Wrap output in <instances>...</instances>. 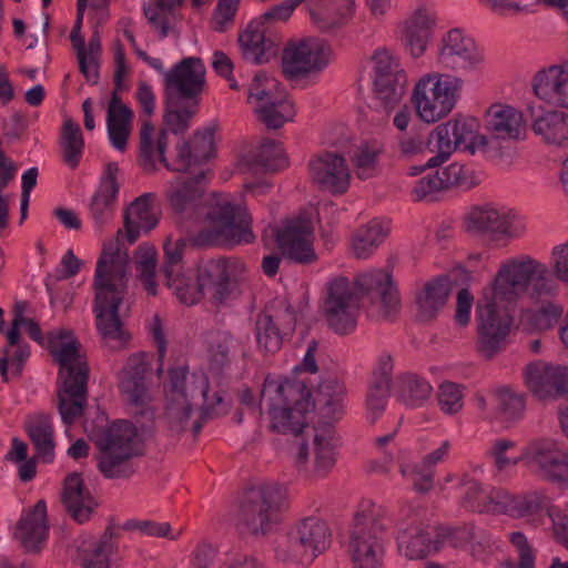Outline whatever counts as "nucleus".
Segmentation results:
<instances>
[{"mask_svg":"<svg viewBox=\"0 0 568 568\" xmlns=\"http://www.w3.org/2000/svg\"><path fill=\"white\" fill-rule=\"evenodd\" d=\"M154 200V193H145L125 209L124 230H118L114 237L103 243L97 262L92 311L102 342L112 349L124 347L130 339V334L119 315L130 272L128 247L140 237L141 233L156 226L159 219L153 206Z\"/></svg>","mask_w":568,"mask_h":568,"instance_id":"obj_1","label":"nucleus"},{"mask_svg":"<svg viewBox=\"0 0 568 568\" xmlns=\"http://www.w3.org/2000/svg\"><path fill=\"white\" fill-rule=\"evenodd\" d=\"M261 402L267 408L271 428L295 436L291 455L298 470L311 479L326 477L336 464L338 440L332 426L310 427L314 402L305 382L267 376Z\"/></svg>","mask_w":568,"mask_h":568,"instance_id":"obj_2","label":"nucleus"},{"mask_svg":"<svg viewBox=\"0 0 568 568\" xmlns=\"http://www.w3.org/2000/svg\"><path fill=\"white\" fill-rule=\"evenodd\" d=\"M558 291L545 263L526 254L503 261L477 302L478 351L490 358L504 348L513 326L511 306L521 295L538 301Z\"/></svg>","mask_w":568,"mask_h":568,"instance_id":"obj_3","label":"nucleus"},{"mask_svg":"<svg viewBox=\"0 0 568 568\" xmlns=\"http://www.w3.org/2000/svg\"><path fill=\"white\" fill-rule=\"evenodd\" d=\"M166 197L176 212L194 209L197 215L195 243L203 246L252 243V217L242 199L230 193L203 196L200 180L175 179Z\"/></svg>","mask_w":568,"mask_h":568,"instance_id":"obj_4","label":"nucleus"},{"mask_svg":"<svg viewBox=\"0 0 568 568\" xmlns=\"http://www.w3.org/2000/svg\"><path fill=\"white\" fill-rule=\"evenodd\" d=\"M170 381L164 388V419L172 432L181 433L202 428L203 414L222 413L223 396L209 395V379L203 372H190L175 367L169 372Z\"/></svg>","mask_w":568,"mask_h":568,"instance_id":"obj_5","label":"nucleus"},{"mask_svg":"<svg viewBox=\"0 0 568 568\" xmlns=\"http://www.w3.org/2000/svg\"><path fill=\"white\" fill-rule=\"evenodd\" d=\"M49 349L59 363L58 407L64 424H73L87 404L89 366L73 332L59 328L49 334Z\"/></svg>","mask_w":568,"mask_h":568,"instance_id":"obj_6","label":"nucleus"},{"mask_svg":"<svg viewBox=\"0 0 568 568\" xmlns=\"http://www.w3.org/2000/svg\"><path fill=\"white\" fill-rule=\"evenodd\" d=\"M464 80L452 73L430 71L414 83L410 102L416 116L424 124H435L446 119L457 106Z\"/></svg>","mask_w":568,"mask_h":568,"instance_id":"obj_7","label":"nucleus"},{"mask_svg":"<svg viewBox=\"0 0 568 568\" xmlns=\"http://www.w3.org/2000/svg\"><path fill=\"white\" fill-rule=\"evenodd\" d=\"M98 465L108 478H126L136 470L134 457L142 454V438L134 425L116 422L97 438Z\"/></svg>","mask_w":568,"mask_h":568,"instance_id":"obj_8","label":"nucleus"},{"mask_svg":"<svg viewBox=\"0 0 568 568\" xmlns=\"http://www.w3.org/2000/svg\"><path fill=\"white\" fill-rule=\"evenodd\" d=\"M387 525L381 508L363 504L355 515L351 531L349 552L357 568H379L384 557L383 532Z\"/></svg>","mask_w":568,"mask_h":568,"instance_id":"obj_9","label":"nucleus"},{"mask_svg":"<svg viewBox=\"0 0 568 568\" xmlns=\"http://www.w3.org/2000/svg\"><path fill=\"white\" fill-rule=\"evenodd\" d=\"M284 498V488L274 483L248 489L239 513L240 529L253 535L267 532L278 521V509Z\"/></svg>","mask_w":568,"mask_h":568,"instance_id":"obj_10","label":"nucleus"},{"mask_svg":"<svg viewBox=\"0 0 568 568\" xmlns=\"http://www.w3.org/2000/svg\"><path fill=\"white\" fill-rule=\"evenodd\" d=\"M271 234L281 253L297 262L313 263L317 255L314 250V224L310 214L303 213L286 219L280 224L270 227L266 235Z\"/></svg>","mask_w":568,"mask_h":568,"instance_id":"obj_11","label":"nucleus"},{"mask_svg":"<svg viewBox=\"0 0 568 568\" xmlns=\"http://www.w3.org/2000/svg\"><path fill=\"white\" fill-rule=\"evenodd\" d=\"M332 60V49L321 38L291 40L282 53L283 72L290 78H303L323 71Z\"/></svg>","mask_w":568,"mask_h":568,"instance_id":"obj_12","label":"nucleus"},{"mask_svg":"<svg viewBox=\"0 0 568 568\" xmlns=\"http://www.w3.org/2000/svg\"><path fill=\"white\" fill-rule=\"evenodd\" d=\"M358 314V296L353 283L343 276L332 278L323 303L328 326L337 334H347L356 327Z\"/></svg>","mask_w":568,"mask_h":568,"instance_id":"obj_13","label":"nucleus"},{"mask_svg":"<svg viewBox=\"0 0 568 568\" xmlns=\"http://www.w3.org/2000/svg\"><path fill=\"white\" fill-rule=\"evenodd\" d=\"M436 60L445 70L468 73L483 67L485 55L469 33L460 28H453L442 36Z\"/></svg>","mask_w":568,"mask_h":568,"instance_id":"obj_14","label":"nucleus"},{"mask_svg":"<svg viewBox=\"0 0 568 568\" xmlns=\"http://www.w3.org/2000/svg\"><path fill=\"white\" fill-rule=\"evenodd\" d=\"M327 525L317 518H306L288 535L284 545L277 549V557L283 561L302 565L311 564L328 544Z\"/></svg>","mask_w":568,"mask_h":568,"instance_id":"obj_15","label":"nucleus"},{"mask_svg":"<svg viewBox=\"0 0 568 568\" xmlns=\"http://www.w3.org/2000/svg\"><path fill=\"white\" fill-rule=\"evenodd\" d=\"M466 230L491 241H508L524 235L527 226L523 216L509 210L484 205L468 213Z\"/></svg>","mask_w":568,"mask_h":568,"instance_id":"obj_16","label":"nucleus"},{"mask_svg":"<svg viewBox=\"0 0 568 568\" xmlns=\"http://www.w3.org/2000/svg\"><path fill=\"white\" fill-rule=\"evenodd\" d=\"M528 467L560 490H568V450L552 439H537L526 445Z\"/></svg>","mask_w":568,"mask_h":568,"instance_id":"obj_17","label":"nucleus"},{"mask_svg":"<svg viewBox=\"0 0 568 568\" xmlns=\"http://www.w3.org/2000/svg\"><path fill=\"white\" fill-rule=\"evenodd\" d=\"M296 324L294 311L285 301H276L260 313L255 321V339L264 353H275L283 338L293 333Z\"/></svg>","mask_w":568,"mask_h":568,"instance_id":"obj_18","label":"nucleus"},{"mask_svg":"<svg viewBox=\"0 0 568 568\" xmlns=\"http://www.w3.org/2000/svg\"><path fill=\"white\" fill-rule=\"evenodd\" d=\"M185 285H175V296L186 305L197 303L205 290H214L216 300H223L224 291L229 284L224 260H211L197 271L189 267Z\"/></svg>","mask_w":568,"mask_h":568,"instance_id":"obj_19","label":"nucleus"},{"mask_svg":"<svg viewBox=\"0 0 568 568\" xmlns=\"http://www.w3.org/2000/svg\"><path fill=\"white\" fill-rule=\"evenodd\" d=\"M437 24L436 12L427 4H417L397 23L398 38L409 54L417 59L427 51Z\"/></svg>","mask_w":568,"mask_h":568,"instance_id":"obj_20","label":"nucleus"},{"mask_svg":"<svg viewBox=\"0 0 568 568\" xmlns=\"http://www.w3.org/2000/svg\"><path fill=\"white\" fill-rule=\"evenodd\" d=\"M374 85L385 106L397 104L405 92L406 75L398 61L385 49H377L372 57Z\"/></svg>","mask_w":568,"mask_h":568,"instance_id":"obj_21","label":"nucleus"},{"mask_svg":"<svg viewBox=\"0 0 568 568\" xmlns=\"http://www.w3.org/2000/svg\"><path fill=\"white\" fill-rule=\"evenodd\" d=\"M524 379L538 399H556L568 394V367L537 361L526 366Z\"/></svg>","mask_w":568,"mask_h":568,"instance_id":"obj_22","label":"nucleus"},{"mask_svg":"<svg viewBox=\"0 0 568 568\" xmlns=\"http://www.w3.org/2000/svg\"><path fill=\"white\" fill-rule=\"evenodd\" d=\"M531 89L546 105L568 110V59L539 69L531 78Z\"/></svg>","mask_w":568,"mask_h":568,"instance_id":"obj_23","label":"nucleus"},{"mask_svg":"<svg viewBox=\"0 0 568 568\" xmlns=\"http://www.w3.org/2000/svg\"><path fill=\"white\" fill-rule=\"evenodd\" d=\"M311 180L321 190L332 194L345 193L351 184V170L344 156L325 152L308 162Z\"/></svg>","mask_w":568,"mask_h":568,"instance_id":"obj_24","label":"nucleus"},{"mask_svg":"<svg viewBox=\"0 0 568 568\" xmlns=\"http://www.w3.org/2000/svg\"><path fill=\"white\" fill-rule=\"evenodd\" d=\"M493 514L535 523L547 508L548 498L541 490L513 494L498 488L495 491Z\"/></svg>","mask_w":568,"mask_h":568,"instance_id":"obj_25","label":"nucleus"},{"mask_svg":"<svg viewBox=\"0 0 568 568\" xmlns=\"http://www.w3.org/2000/svg\"><path fill=\"white\" fill-rule=\"evenodd\" d=\"M528 115L531 121V131L544 144L557 149L568 148V113L558 108L530 105Z\"/></svg>","mask_w":568,"mask_h":568,"instance_id":"obj_26","label":"nucleus"},{"mask_svg":"<svg viewBox=\"0 0 568 568\" xmlns=\"http://www.w3.org/2000/svg\"><path fill=\"white\" fill-rule=\"evenodd\" d=\"M118 172L116 163H109L106 165L100 185L88 205L89 219L94 230L99 233L103 232L106 225H109L115 212L119 193Z\"/></svg>","mask_w":568,"mask_h":568,"instance_id":"obj_27","label":"nucleus"},{"mask_svg":"<svg viewBox=\"0 0 568 568\" xmlns=\"http://www.w3.org/2000/svg\"><path fill=\"white\" fill-rule=\"evenodd\" d=\"M436 529L417 525L415 520L397 524V547L400 555L415 560L444 548V541L435 536Z\"/></svg>","mask_w":568,"mask_h":568,"instance_id":"obj_28","label":"nucleus"},{"mask_svg":"<svg viewBox=\"0 0 568 568\" xmlns=\"http://www.w3.org/2000/svg\"><path fill=\"white\" fill-rule=\"evenodd\" d=\"M476 407L488 419L514 420L525 410V397L509 386H497L475 397Z\"/></svg>","mask_w":568,"mask_h":568,"instance_id":"obj_29","label":"nucleus"},{"mask_svg":"<svg viewBox=\"0 0 568 568\" xmlns=\"http://www.w3.org/2000/svg\"><path fill=\"white\" fill-rule=\"evenodd\" d=\"M353 285L357 295L373 292L378 295L382 317L389 318L398 312L399 298L397 290L387 270L378 268L361 273Z\"/></svg>","mask_w":568,"mask_h":568,"instance_id":"obj_30","label":"nucleus"},{"mask_svg":"<svg viewBox=\"0 0 568 568\" xmlns=\"http://www.w3.org/2000/svg\"><path fill=\"white\" fill-rule=\"evenodd\" d=\"M148 371L144 358L133 356L123 368L120 389L125 402L131 406L133 414H143L149 407L151 395L145 384Z\"/></svg>","mask_w":568,"mask_h":568,"instance_id":"obj_31","label":"nucleus"},{"mask_svg":"<svg viewBox=\"0 0 568 568\" xmlns=\"http://www.w3.org/2000/svg\"><path fill=\"white\" fill-rule=\"evenodd\" d=\"M165 85L169 92L185 98L200 94L205 84V67L199 58H185L171 71L164 73Z\"/></svg>","mask_w":568,"mask_h":568,"instance_id":"obj_32","label":"nucleus"},{"mask_svg":"<svg viewBox=\"0 0 568 568\" xmlns=\"http://www.w3.org/2000/svg\"><path fill=\"white\" fill-rule=\"evenodd\" d=\"M48 536L47 504L41 499L32 508L22 513L14 537L28 552H37L44 547Z\"/></svg>","mask_w":568,"mask_h":568,"instance_id":"obj_33","label":"nucleus"},{"mask_svg":"<svg viewBox=\"0 0 568 568\" xmlns=\"http://www.w3.org/2000/svg\"><path fill=\"white\" fill-rule=\"evenodd\" d=\"M133 111L122 102L118 92H112L106 113V130L111 145L124 152L132 132Z\"/></svg>","mask_w":568,"mask_h":568,"instance_id":"obj_34","label":"nucleus"},{"mask_svg":"<svg viewBox=\"0 0 568 568\" xmlns=\"http://www.w3.org/2000/svg\"><path fill=\"white\" fill-rule=\"evenodd\" d=\"M486 128L500 139H519L525 132L520 111L508 104H493L486 112Z\"/></svg>","mask_w":568,"mask_h":568,"instance_id":"obj_35","label":"nucleus"},{"mask_svg":"<svg viewBox=\"0 0 568 568\" xmlns=\"http://www.w3.org/2000/svg\"><path fill=\"white\" fill-rule=\"evenodd\" d=\"M62 501L71 516L79 523L87 521L97 506L81 475L77 473L65 478Z\"/></svg>","mask_w":568,"mask_h":568,"instance_id":"obj_36","label":"nucleus"},{"mask_svg":"<svg viewBox=\"0 0 568 568\" xmlns=\"http://www.w3.org/2000/svg\"><path fill=\"white\" fill-rule=\"evenodd\" d=\"M247 103L251 105L256 118L272 122L267 114L266 106L271 101H277L278 95L284 93L277 79L271 74L260 71L256 72L247 88Z\"/></svg>","mask_w":568,"mask_h":568,"instance_id":"obj_37","label":"nucleus"},{"mask_svg":"<svg viewBox=\"0 0 568 568\" xmlns=\"http://www.w3.org/2000/svg\"><path fill=\"white\" fill-rule=\"evenodd\" d=\"M240 44L246 59L262 63L275 52V42L268 36V28L257 19L252 20L240 36Z\"/></svg>","mask_w":568,"mask_h":568,"instance_id":"obj_38","label":"nucleus"},{"mask_svg":"<svg viewBox=\"0 0 568 568\" xmlns=\"http://www.w3.org/2000/svg\"><path fill=\"white\" fill-rule=\"evenodd\" d=\"M166 146L168 132L165 130L156 131L149 122L143 123L140 130L139 161L144 171H154L158 162L164 164Z\"/></svg>","mask_w":568,"mask_h":568,"instance_id":"obj_39","label":"nucleus"},{"mask_svg":"<svg viewBox=\"0 0 568 568\" xmlns=\"http://www.w3.org/2000/svg\"><path fill=\"white\" fill-rule=\"evenodd\" d=\"M389 233L386 221L374 219L359 226L352 235L351 250L357 258H367L385 241Z\"/></svg>","mask_w":568,"mask_h":568,"instance_id":"obj_40","label":"nucleus"},{"mask_svg":"<svg viewBox=\"0 0 568 568\" xmlns=\"http://www.w3.org/2000/svg\"><path fill=\"white\" fill-rule=\"evenodd\" d=\"M24 426L38 455L45 463H51L54 457L55 445L50 417L42 413L31 414L27 417Z\"/></svg>","mask_w":568,"mask_h":568,"instance_id":"obj_41","label":"nucleus"},{"mask_svg":"<svg viewBox=\"0 0 568 568\" xmlns=\"http://www.w3.org/2000/svg\"><path fill=\"white\" fill-rule=\"evenodd\" d=\"M453 136L459 150L474 154L487 144V138L480 132V122L470 115H458L448 120Z\"/></svg>","mask_w":568,"mask_h":568,"instance_id":"obj_42","label":"nucleus"},{"mask_svg":"<svg viewBox=\"0 0 568 568\" xmlns=\"http://www.w3.org/2000/svg\"><path fill=\"white\" fill-rule=\"evenodd\" d=\"M354 0H332L325 9H312V21L323 31L348 23L355 13Z\"/></svg>","mask_w":568,"mask_h":568,"instance_id":"obj_43","label":"nucleus"},{"mask_svg":"<svg viewBox=\"0 0 568 568\" xmlns=\"http://www.w3.org/2000/svg\"><path fill=\"white\" fill-rule=\"evenodd\" d=\"M459 494L466 508L480 514H493L494 496L497 488L485 489L481 484L465 474L458 481Z\"/></svg>","mask_w":568,"mask_h":568,"instance_id":"obj_44","label":"nucleus"},{"mask_svg":"<svg viewBox=\"0 0 568 568\" xmlns=\"http://www.w3.org/2000/svg\"><path fill=\"white\" fill-rule=\"evenodd\" d=\"M549 297L538 300L536 310H527L521 314L520 324L529 331L541 332L554 327L564 313V307Z\"/></svg>","mask_w":568,"mask_h":568,"instance_id":"obj_45","label":"nucleus"},{"mask_svg":"<svg viewBox=\"0 0 568 568\" xmlns=\"http://www.w3.org/2000/svg\"><path fill=\"white\" fill-rule=\"evenodd\" d=\"M186 241L183 239H169L164 244L165 262L163 272L166 277V285L175 294V285H185L187 278V270L182 263V256Z\"/></svg>","mask_w":568,"mask_h":568,"instance_id":"obj_46","label":"nucleus"},{"mask_svg":"<svg viewBox=\"0 0 568 568\" xmlns=\"http://www.w3.org/2000/svg\"><path fill=\"white\" fill-rule=\"evenodd\" d=\"M317 396L324 417L329 420L341 418L346 398V388L342 382L335 377L326 378L318 385Z\"/></svg>","mask_w":568,"mask_h":568,"instance_id":"obj_47","label":"nucleus"},{"mask_svg":"<svg viewBox=\"0 0 568 568\" xmlns=\"http://www.w3.org/2000/svg\"><path fill=\"white\" fill-rule=\"evenodd\" d=\"M399 473L402 477L410 483L415 490L427 493L434 486V469L422 460L416 462L410 453L400 452L398 456Z\"/></svg>","mask_w":568,"mask_h":568,"instance_id":"obj_48","label":"nucleus"},{"mask_svg":"<svg viewBox=\"0 0 568 568\" xmlns=\"http://www.w3.org/2000/svg\"><path fill=\"white\" fill-rule=\"evenodd\" d=\"M526 446L516 453V443L510 439H497L491 444L489 456L493 458L494 466L501 477H510L519 462L528 466V459L525 457Z\"/></svg>","mask_w":568,"mask_h":568,"instance_id":"obj_49","label":"nucleus"},{"mask_svg":"<svg viewBox=\"0 0 568 568\" xmlns=\"http://www.w3.org/2000/svg\"><path fill=\"white\" fill-rule=\"evenodd\" d=\"M449 295V283L445 278L428 283L417 294L416 304L423 320L433 318L446 304Z\"/></svg>","mask_w":568,"mask_h":568,"instance_id":"obj_50","label":"nucleus"},{"mask_svg":"<svg viewBox=\"0 0 568 568\" xmlns=\"http://www.w3.org/2000/svg\"><path fill=\"white\" fill-rule=\"evenodd\" d=\"M182 2L183 0H148L144 3L145 18L162 38L168 36L171 22Z\"/></svg>","mask_w":568,"mask_h":568,"instance_id":"obj_51","label":"nucleus"},{"mask_svg":"<svg viewBox=\"0 0 568 568\" xmlns=\"http://www.w3.org/2000/svg\"><path fill=\"white\" fill-rule=\"evenodd\" d=\"M428 144L432 146L430 150L436 152V155L427 161L426 165L429 168L446 162L456 150H459L448 121L439 123L430 131Z\"/></svg>","mask_w":568,"mask_h":568,"instance_id":"obj_52","label":"nucleus"},{"mask_svg":"<svg viewBox=\"0 0 568 568\" xmlns=\"http://www.w3.org/2000/svg\"><path fill=\"white\" fill-rule=\"evenodd\" d=\"M432 385L423 378L407 375L398 382L397 398L408 407H420L429 398Z\"/></svg>","mask_w":568,"mask_h":568,"instance_id":"obj_53","label":"nucleus"},{"mask_svg":"<svg viewBox=\"0 0 568 568\" xmlns=\"http://www.w3.org/2000/svg\"><path fill=\"white\" fill-rule=\"evenodd\" d=\"M62 155L65 164L74 169L82 158L84 141L81 129L72 119H65L61 135Z\"/></svg>","mask_w":568,"mask_h":568,"instance_id":"obj_54","label":"nucleus"},{"mask_svg":"<svg viewBox=\"0 0 568 568\" xmlns=\"http://www.w3.org/2000/svg\"><path fill=\"white\" fill-rule=\"evenodd\" d=\"M438 173L445 190L450 187L469 190L478 185L483 179L480 172L458 162L450 163Z\"/></svg>","mask_w":568,"mask_h":568,"instance_id":"obj_55","label":"nucleus"},{"mask_svg":"<svg viewBox=\"0 0 568 568\" xmlns=\"http://www.w3.org/2000/svg\"><path fill=\"white\" fill-rule=\"evenodd\" d=\"M207 343L210 361L216 367L230 363L240 348L239 339L227 332H217L210 335Z\"/></svg>","mask_w":568,"mask_h":568,"instance_id":"obj_56","label":"nucleus"},{"mask_svg":"<svg viewBox=\"0 0 568 568\" xmlns=\"http://www.w3.org/2000/svg\"><path fill=\"white\" fill-rule=\"evenodd\" d=\"M382 145L378 142H363L352 154V162L359 179H367L378 171V156Z\"/></svg>","mask_w":568,"mask_h":568,"instance_id":"obj_57","label":"nucleus"},{"mask_svg":"<svg viewBox=\"0 0 568 568\" xmlns=\"http://www.w3.org/2000/svg\"><path fill=\"white\" fill-rule=\"evenodd\" d=\"M110 551L108 541L83 540L79 546L78 561L82 568H109Z\"/></svg>","mask_w":568,"mask_h":568,"instance_id":"obj_58","label":"nucleus"},{"mask_svg":"<svg viewBox=\"0 0 568 568\" xmlns=\"http://www.w3.org/2000/svg\"><path fill=\"white\" fill-rule=\"evenodd\" d=\"M256 163L265 171H277L287 166L283 145L275 141H264L255 153Z\"/></svg>","mask_w":568,"mask_h":568,"instance_id":"obj_59","label":"nucleus"},{"mask_svg":"<svg viewBox=\"0 0 568 568\" xmlns=\"http://www.w3.org/2000/svg\"><path fill=\"white\" fill-rule=\"evenodd\" d=\"M29 355V346L22 344L20 338L16 344L9 343L8 347L4 349V356L0 358V374L3 379L8 381L9 374L18 376Z\"/></svg>","mask_w":568,"mask_h":568,"instance_id":"obj_60","label":"nucleus"},{"mask_svg":"<svg viewBox=\"0 0 568 568\" xmlns=\"http://www.w3.org/2000/svg\"><path fill=\"white\" fill-rule=\"evenodd\" d=\"M389 394L390 386L386 385L384 381H378L377 383L371 381L365 400L367 418L375 422L383 415Z\"/></svg>","mask_w":568,"mask_h":568,"instance_id":"obj_61","label":"nucleus"},{"mask_svg":"<svg viewBox=\"0 0 568 568\" xmlns=\"http://www.w3.org/2000/svg\"><path fill=\"white\" fill-rule=\"evenodd\" d=\"M437 400L444 414L455 415L459 413L464 406L463 387L453 382H443L438 388Z\"/></svg>","mask_w":568,"mask_h":568,"instance_id":"obj_62","label":"nucleus"},{"mask_svg":"<svg viewBox=\"0 0 568 568\" xmlns=\"http://www.w3.org/2000/svg\"><path fill=\"white\" fill-rule=\"evenodd\" d=\"M124 528L129 531L135 532L140 536H149L156 538H169L175 540L180 537L181 530L172 532L169 523H159L153 520H129L125 523Z\"/></svg>","mask_w":568,"mask_h":568,"instance_id":"obj_63","label":"nucleus"},{"mask_svg":"<svg viewBox=\"0 0 568 568\" xmlns=\"http://www.w3.org/2000/svg\"><path fill=\"white\" fill-rule=\"evenodd\" d=\"M136 265L145 291L150 295H156L158 285L154 281V272L156 266L155 250L153 247H140L138 250Z\"/></svg>","mask_w":568,"mask_h":568,"instance_id":"obj_64","label":"nucleus"}]
</instances>
